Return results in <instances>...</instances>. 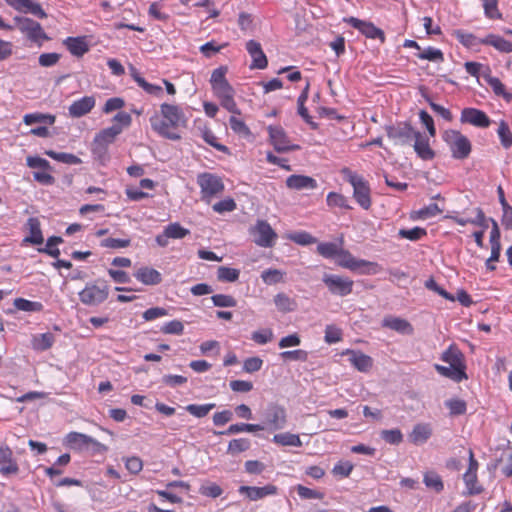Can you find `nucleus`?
Here are the masks:
<instances>
[{
	"label": "nucleus",
	"mask_w": 512,
	"mask_h": 512,
	"mask_svg": "<svg viewBox=\"0 0 512 512\" xmlns=\"http://www.w3.org/2000/svg\"><path fill=\"white\" fill-rule=\"evenodd\" d=\"M385 131L388 138L391 139L395 145L400 146L410 145L418 132L408 122H398L394 125H387Z\"/></svg>",
	"instance_id": "423d86ee"
},
{
	"label": "nucleus",
	"mask_w": 512,
	"mask_h": 512,
	"mask_svg": "<svg viewBox=\"0 0 512 512\" xmlns=\"http://www.w3.org/2000/svg\"><path fill=\"white\" fill-rule=\"evenodd\" d=\"M452 415H462L466 412V402L460 399H450L445 402Z\"/></svg>",
	"instance_id": "680f3d73"
},
{
	"label": "nucleus",
	"mask_w": 512,
	"mask_h": 512,
	"mask_svg": "<svg viewBox=\"0 0 512 512\" xmlns=\"http://www.w3.org/2000/svg\"><path fill=\"white\" fill-rule=\"evenodd\" d=\"M211 300L216 307H235L237 305L236 299L226 294H215Z\"/></svg>",
	"instance_id": "3c124183"
},
{
	"label": "nucleus",
	"mask_w": 512,
	"mask_h": 512,
	"mask_svg": "<svg viewBox=\"0 0 512 512\" xmlns=\"http://www.w3.org/2000/svg\"><path fill=\"white\" fill-rule=\"evenodd\" d=\"M45 154L47 156H49L50 158L57 160L59 162L65 163V164L77 165L82 162L79 157H77L74 154H70V153L56 152L53 150H49V151H46Z\"/></svg>",
	"instance_id": "4c0bfd02"
},
{
	"label": "nucleus",
	"mask_w": 512,
	"mask_h": 512,
	"mask_svg": "<svg viewBox=\"0 0 512 512\" xmlns=\"http://www.w3.org/2000/svg\"><path fill=\"white\" fill-rule=\"evenodd\" d=\"M278 488L275 485L268 484L264 487L240 486L239 493L245 494L251 501H257L269 495H275Z\"/></svg>",
	"instance_id": "a211bd4d"
},
{
	"label": "nucleus",
	"mask_w": 512,
	"mask_h": 512,
	"mask_svg": "<svg viewBox=\"0 0 512 512\" xmlns=\"http://www.w3.org/2000/svg\"><path fill=\"white\" fill-rule=\"evenodd\" d=\"M342 174L353 187V197L356 202L365 210L371 207L370 187L368 182L349 168H343Z\"/></svg>",
	"instance_id": "f03ea898"
},
{
	"label": "nucleus",
	"mask_w": 512,
	"mask_h": 512,
	"mask_svg": "<svg viewBox=\"0 0 512 512\" xmlns=\"http://www.w3.org/2000/svg\"><path fill=\"white\" fill-rule=\"evenodd\" d=\"M273 442L282 446H294L301 447L302 441L297 434H292L289 432L275 434L273 436Z\"/></svg>",
	"instance_id": "473e14b6"
},
{
	"label": "nucleus",
	"mask_w": 512,
	"mask_h": 512,
	"mask_svg": "<svg viewBox=\"0 0 512 512\" xmlns=\"http://www.w3.org/2000/svg\"><path fill=\"white\" fill-rule=\"evenodd\" d=\"M417 57L429 61L442 62L444 60L442 51L433 47H428L424 51L418 53Z\"/></svg>",
	"instance_id": "864d4df0"
},
{
	"label": "nucleus",
	"mask_w": 512,
	"mask_h": 512,
	"mask_svg": "<svg viewBox=\"0 0 512 512\" xmlns=\"http://www.w3.org/2000/svg\"><path fill=\"white\" fill-rule=\"evenodd\" d=\"M122 132V127L119 125H113L106 129L101 130L94 138L95 143L103 144L108 146L113 143L116 137Z\"/></svg>",
	"instance_id": "7c9ffc66"
},
{
	"label": "nucleus",
	"mask_w": 512,
	"mask_h": 512,
	"mask_svg": "<svg viewBox=\"0 0 512 512\" xmlns=\"http://www.w3.org/2000/svg\"><path fill=\"white\" fill-rule=\"evenodd\" d=\"M246 50L252 58L250 69H265L267 67L268 60L259 42L249 40L246 43Z\"/></svg>",
	"instance_id": "f3484780"
},
{
	"label": "nucleus",
	"mask_w": 512,
	"mask_h": 512,
	"mask_svg": "<svg viewBox=\"0 0 512 512\" xmlns=\"http://www.w3.org/2000/svg\"><path fill=\"white\" fill-rule=\"evenodd\" d=\"M239 275L240 271L235 268L220 266L217 270V278L223 282H235Z\"/></svg>",
	"instance_id": "a18cd8bd"
},
{
	"label": "nucleus",
	"mask_w": 512,
	"mask_h": 512,
	"mask_svg": "<svg viewBox=\"0 0 512 512\" xmlns=\"http://www.w3.org/2000/svg\"><path fill=\"white\" fill-rule=\"evenodd\" d=\"M481 44L492 46L501 53L512 52V42L496 34H488L481 39Z\"/></svg>",
	"instance_id": "393cba45"
},
{
	"label": "nucleus",
	"mask_w": 512,
	"mask_h": 512,
	"mask_svg": "<svg viewBox=\"0 0 512 512\" xmlns=\"http://www.w3.org/2000/svg\"><path fill=\"white\" fill-rule=\"evenodd\" d=\"M441 359L449 363V365L460 374V377H467L465 373L464 355L455 345H451L444 351Z\"/></svg>",
	"instance_id": "4468645a"
},
{
	"label": "nucleus",
	"mask_w": 512,
	"mask_h": 512,
	"mask_svg": "<svg viewBox=\"0 0 512 512\" xmlns=\"http://www.w3.org/2000/svg\"><path fill=\"white\" fill-rule=\"evenodd\" d=\"M463 480L465 482L466 488L468 490V495H477L483 491L482 486H478L477 484V473L466 472L463 476Z\"/></svg>",
	"instance_id": "37998d69"
},
{
	"label": "nucleus",
	"mask_w": 512,
	"mask_h": 512,
	"mask_svg": "<svg viewBox=\"0 0 512 512\" xmlns=\"http://www.w3.org/2000/svg\"><path fill=\"white\" fill-rule=\"evenodd\" d=\"M202 137L206 143L217 149L218 151L228 153L229 149L223 144H220L217 142V137L214 135V133L209 130L205 129L202 133Z\"/></svg>",
	"instance_id": "4d7b16f0"
},
{
	"label": "nucleus",
	"mask_w": 512,
	"mask_h": 512,
	"mask_svg": "<svg viewBox=\"0 0 512 512\" xmlns=\"http://www.w3.org/2000/svg\"><path fill=\"white\" fill-rule=\"evenodd\" d=\"M267 129L271 144L277 152L283 153L300 149L299 145L290 144V141L281 126H269Z\"/></svg>",
	"instance_id": "f8f14e48"
},
{
	"label": "nucleus",
	"mask_w": 512,
	"mask_h": 512,
	"mask_svg": "<svg viewBox=\"0 0 512 512\" xmlns=\"http://www.w3.org/2000/svg\"><path fill=\"white\" fill-rule=\"evenodd\" d=\"M109 296V287L104 280L87 283L79 292L80 301L87 306H98Z\"/></svg>",
	"instance_id": "7ed1b4c3"
},
{
	"label": "nucleus",
	"mask_w": 512,
	"mask_h": 512,
	"mask_svg": "<svg viewBox=\"0 0 512 512\" xmlns=\"http://www.w3.org/2000/svg\"><path fill=\"white\" fill-rule=\"evenodd\" d=\"M383 327L397 331L402 334H411L413 332L412 325L405 319L399 317H385L382 322Z\"/></svg>",
	"instance_id": "bb28decb"
},
{
	"label": "nucleus",
	"mask_w": 512,
	"mask_h": 512,
	"mask_svg": "<svg viewBox=\"0 0 512 512\" xmlns=\"http://www.w3.org/2000/svg\"><path fill=\"white\" fill-rule=\"evenodd\" d=\"M350 357L349 361L351 364L361 372H367L372 367V358L362 352L348 350L346 352Z\"/></svg>",
	"instance_id": "a878e982"
},
{
	"label": "nucleus",
	"mask_w": 512,
	"mask_h": 512,
	"mask_svg": "<svg viewBox=\"0 0 512 512\" xmlns=\"http://www.w3.org/2000/svg\"><path fill=\"white\" fill-rule=\"evenodd\" d=\"M286 185L294 190H312L317 187V182L314 178L306 175H290L286 179Z\"/></svg>",
	"instance_id": "aec40b11"
},
{
	"label": "nucleus",
	"mask_w": 512,
	"mask_h": 512,
	"mask_svg": "<svg viewBox=\"0 0 512 512\" xmlns=\"http://www.w3.org/2000/svg\"><path fill=\"white\" fill-rule=\"evenodd\" d=\"M63 44L69 50V52L76 57H82L89 51V45L85 40V37H67Z\"/></svg>",
	"instance_id": "5701e85b"
},
{
	"label": "nucleus",
	"mask_w": 512,
	"mask_h": 512,
	"mask_svg": "<svg viewBox=\"0 0 512 512\" xmlns=\"http://www.w3.org/2000/svg\"><path fill=\"white\" fill-rule=\"evenodd\" d=\"M264 426L260 424H247V423H237L232 424L225 431L214 432L217 435H232L240 432H256L264 430Z\"/></svg>",
	"instance_id": "2f4dec72"
},
{
	"label": "nucleus",
	"mask_w": 512,
	"mask_h": 512,
	"mask_svg": "<svg viewBox=\"0 0 512 512\" xmlns=\"http://www.w3.org/2000/svg\"><path fill=\"white\" fill-rule=\"evenodd\" d=\"M199 492L203 496L217 498L223 493V490L216 483H208L206 485H202L199 489Z\"/></svg>",
	"instance_id": "bf43d9fd"
},
{
	"label": "nucleus",
	"mask_w": 512,
	"mask_h": 512,
	"mask_svg": "<svg viewBox=\"0 0 512 512\" xmlns=\"http://www.w3.org/2000/svg\"><path fill=\"white\" fill-rule=\"evenodd\" d=\"M130 239H117V238H106L103 239L100 243L101 247L104 248H110V249H120V248H126L130 246Z\"/></svg>",
	"instance_id": "5fc2aeb1"
},
{
	"label": "nucleus",
	"mask_w": 512,
	"mask_h": 512,
	"mask_svg": "<svg viewBox=\"0 0 512 512\" xmlns=\"http://www.w3.org/2000/svg\"><path fill=\"white\" fill-rule=\"evenodd\" d=\"M197 184L201 189L202 200L210 202L214 196L221 194L224 190L222 179L216 174L204 172L197 176Z\"/></svg>",
	"instance_id": "39448f33"
},
{
	"label": "nucleus",
	"mask_w": 512,
	"mask_h": 512,
	"mask_svg": "<svg viewBox=\"0 0 512 512\" xmlns=\"http://www.w3.org/2000/svg\"><path fill=\"white\" fill-rule=\"evenodd\" d=\"M212 208L215 212L222 214L224 212L234 211L236 209V203H235L234 199L226 198L224 200H221V201L215 203L212 206Z\"/></svg>",
	"instance_id": "338daca9"
},
{
	"label": "nucleus",
	"mask_w": 512,
	"mask_h": 512,
	"mask_svg": "<svg viewBox=\"0 0 512 512\" xmlns=\"http://www.w3.org/2000/svg\"><path fill=\"white\" fill-rule=\"evenodd\" d=\"M251 234L254 236V242L264 248L273 247L277 239L276 232L265 220H257L254 227L251 228Z\"/></svg>",
	"instance_id": "0eeeda50"
},
{
	"label": "nucleus",
	"mask_w": 512,
	"mask_h": 512,
	"mask_svg": "<svg viewBox=\"0 0 512 512\" xmlns=\"http://www.w3.org/2000/svg\"><path fill=\"white\" fill-rule=\"evenodd\" d=\"M230 128L237 134L242 136H249L250 135V129L247 127V125L240 119L236 118L235 116H231L229 119Z\"/></svg>",
	"instance_id": "052dcab7"
},
{
	"label": "nucleus",
	"mask_w": 512,
	"mask_h": 512,
	"mask_svg": "<svg viewBox=\"0 0 512 512\" xmlns=\"http://www.w3.org/2000/svg\"><path fill=\"white\" fill-rule=\"evenodd\" d=\"M184 330V325L179 320H172L166 323L161 328V332L164 334L181 335Z\"/></svg>",
	"instance_id": "0e129e2a"
},
{
	"label": "nucleus",
	"mask_w": 512,
	"mask_h": 512,
	"mask_svg": "<svg viewBox=\"0 0 512 512\" xmlns=\"http://www.w3.org/2000/svg\"><path fill=\"white\" fill-rule=\"evenodd\" d=\"M327 203L329 206H337V207H342V208H346V209H350L351 207L348 205V200L345 196L341 195V194H338V193H335V192H330L327 196Z\"/></svg>",
	"instance_id": "69168bd1"
},
{
	"label": "nucleus",
	"mask_w": 512,
	"mask_h": 512,
	"mask_svg": "<svg viewBox=\"0 0 512 512\" xmlns=\"http://www.w3.org/2000/svg\"><path fill=\"white\" fill-rule=\"evenodd\" d=\"M63 239L59 236H51L47 239L46 247L39 248L38 251L40 253L48 254L53 258H58L60 255V250L55 246L62 243Z\"/></svg>",
	"instance_id": "a19ab883"
},
{
	"label": "nucleus",
	"mask_w": 512,
	"mask_h": 512,
	"mask_svg": "<svg viewBox=\"0 0 512 512\" xmlns=\"http://www.w3.org/2000/svg\"><path fill=\"white\" fill-rule=\"evenodd\" d=\"M413 140V148L419 158L422 160H432L435 157V152L429 145V139L421 132L418 131Z\"/></svg>",
	"instance_id": "6ab92c4d"
},
{
	"label": "nucleus",
	"mask_w": 512,
	"mask_h": 512,
	"mask_svg": "<svg viewBox=\"0 0 512 512\" xmlns=\"http://www.w3.org/2000/svg\"><path fill=\"white\" fill-rule=\"evenodd\" d=\"M265 423L271 430H281L286 426L287 413L284 407L271 403L264 413Z\"/></svg>",
	"instance_id": "9b49d317"
},
{
	"label": "nucleus",
	"mask_w": 512,
	"mask_h": 512,
	"mask_svg": "<svg viewBox=\"0 0 512 512\" xmlns=\"http://www.w3.org/2000/svg\"><path fill=\"white\" fill-rule=\"evenodd\" d=\"M322 281L332 294L342 297L352 292L354 284L353 280L350 278L334 274H325Z\"/></svg>",
	"instance_id": "9d476101"
},
{
	"label": "nucleus",
	"mask_w": 512,
	"mask_h": 512,
	"mask_svg": "<svg viewBox=\"0 0 512 512\" xmlns=\"http://www.w3.org/2000/svg\"><path fill=\"white\" fill-rule=\"evenodd\" d=\"M273 301L277 310L281 313L293 312L298 307L297 301L283 292L276 294Z\"/></svg>",
	"instance_id": "c85d7f7f"
},
{
	"label": "nucleus",
	"mask_w": 512,
	"mask_h": 512,
	"mask_svg": "<svg viewBox=\"0 0 512 512\" xmlns=\"http://www.w3.org/2000/svg\"><path fill=\"white\" fill-rule=\"evenodd\" d=\"M289 239L299 245H309L315 243L317 240L310 233L307 232H297L291 234Z\"/></svg>",
	"instance_id": "774afa93"
},
{
	"label": "nucleus",
	"mask_w": 512,
	"mask_h": 512,
	"mask_svg": "<svg viewBox=\"0 0 512 512\" xmlns=\"http://www.w3.org/2000/svg\"><path fill=\"white\" fill-rule=\"evenodd\" d=\"M13 20L16 24V27L22 33L26 34L29 40L33 42H38L40 40L49 39L40 23L34 21L33 19L22 16H15Z\"/></svg>",
	"instance_id": "6e6552de"
},
{
	"label": "nucleus",
	"mask_w": 512,
	"mask_h": 512,
	"mask_svg": "<svg viewBox=\"0 0 512 512\" xmlns=\"http://www.w3.org/2000/svg\"><path fill=\"white\" fill-rule=\"evenodd\" d=\"M13 305L17 310L25 312H41L43 310V304L41 302L30 301L24 298L14 299Z\"/></svg>",
	"instance_id": "f704fd0d"
},
{
	"label": "nucleus",
	"mask_w": 512,
	"mask_h": 512,
	"mask_svg": "<svg viewBox=\"0 0 512 512\" xmlns=\"http://www.w3.org/2000/svg\"><path fill=\"white\" fill-rule=\"evenodd\" d=\"M27 226L30 232V235L27 236L24 241L29 242L34 245H40L43 243V235L41 231L40 221L38 218L31 217L27 221Z\"/></svg>",
	"instance_id": "c756f323"
},
{
	"label": "nucleus",
	"mask_w": 512,
	"mask_h": 512,
	"mask_svg": "<svg viewBox=\"0 0 512 512\" xmlns=\"http://www.w3.org/2000/svg\"><path fill=\"white\" fill-rule=\"evenodd\" d=\"M381 438L389 444L397 445L402 442L403 435L399 429L382 430Z\"/></svg>",
	"instance_id": "6e6d98bb"
},
{
	"label": "nucleus",
	"mask_w": 512,
	"mask_h": 512,
	"mask_svg": "<svg viewBox=\"0 0 512 512\" xmlns=\"http://www.w3.org/2000/svg\"><path fill=\"white\" fill-rule=\"evenodd\" d=\"M484 79L486 80L488 85L492 88L493 92L497 96H502L507 101H511L512 100V94L507 93L505 91V86L503 85V83L497 77H493V76L487 74V75H484Z\"/></svg>",
	"instance_id": "c9c22d12"
},
{
	"label": "nucleus",
	"mask_w": 512,
	"mask_h": 512,
	"mask_svg": "<svg viewBox=\"0 0 512 512\" xmlns=\"http://www.w3.org/2000/svg\"><path fill=\"white\" fill-rule=\"evenodd\" d=\"M460 121L480 128H486L491 124L489 117L476 108H464L461 112Z\"/></svg>",
	"instance_id": "2eb2a0df"
},
{
	"label": "nucleus",
	"mask_w": 512,
	"mask_h": 512,
	"mask_svg": "<svg viewBox=\"0 0 512 512\" xmlns=\"http://www.w3.org/2000/svg\"><path fill=\"white\" fill-rule=\"evenodd\" d=\"M262 280L268 284H276L283 281V272L278 269H267L261 274Z\"/></svg>",
	"instance_id": "603ef678"
},
{
	"label": "nucleus",
	"mask_w": 512,
	"mask_h": 512,
	"mask_svg": "<svg viewBox=\"0 0 512 512\" xmlns=\"http://www.w3.org/2000/svg\"><path fill=\"white\" fill-rule=\"evenodd\" d=\"M443 140L449 146L452 156L455 159H466L471 153L469 139L457 130H446L443 133Z\"/></svg>",
	"instance_id": "20e7f679"
},
{
	"label": "nucleus",
	"mask_w": 512,
	"mask_h": 512,
	"mask_svg": "<svg viewBox=\"0 0 512 512\" xmlns=\"http://www.w3.org/2000/svg\"><path fill=\"white\" fill-rule=\"evenodd\" d=\"M0 472L4 475L16 474L18 465L12 459V450L8 446H0Z\"/></svg>",
	"instance_id": "412c9836"
},
{
	"label": "nucleus",
	"mask_w": 512,
	"mask_h": 512,
	"mask_svg": "<svg viewBox=\"0 0 512 512\" xmlns=\"http://www.w3.org/2000/svg\"><path fill=\"white\" fill-rule=\"evenodd\" d=\"M134 276L137 280L145 285H157L161 283L162 276L159 271L150 267H141L135 273Z\"/></svg>",
	"instance_id": "b1692460"
},
{
	"label": "nucleus",
	"mask_w": 512,
	"mask_h": 512,
	"mask_svg": "<svg viewBox=\"0 0 512 512\" xmlns=\"http://www.w3.org/2000/svg\"><path fill=\"white\" fill-rule=\"evenodd\" d=\"M54 335L50 332L39 334L33 337L32 346L37 351H45L52 347L54 343Z\"/></svg>",
	"instance_id": "72a5a7b5"
},
{
	"label": "nucleus",
	"mask_w": 512,
	"mask_h": 512,
	"mask_svg": "<svg viewBox=\"0 0 512 512\" xmlns=\"http://www.w3.org/2000/svg\"><path fill=\"white\" fill-rule=\"evenodd\" d=\"M56 120V117L51 114H43V113H31L26 114L23 117V122L26 125H32L35 123H47V124H54Z\"/></svg>",
	"instance_id": "e433bc0d"
},
{
	"label": "nucleus",
	"mask_w": 512,
	"mask_h": 512,
	"mask_svg": "<svg viewBox=\"0 0 512 512\" xmlns=\"http://www.w3.org/2000/svg\"><path fill=\"white\" fill-rule=\"evenodd\" d=\"M340 246L334 242H324L317 246V252L324 258L336 259Z\"/></svg>",
	"instance_id": "ea45409f"
},
{
	"label": "nucleus",
	"mask_w": 512,
	"mask_h": 512,
	"mask_svg": "<svg viewBox=\"0 0 512 512\" xmlns=\"http://www.w3.org/2000/svg\"><path fill=\"white\" fill-rule=\"evenodd\" d=\"M95 106V99L90 96H85L75 102L69 107V114L72 117H81L89 113Z\"/></svg>",
	"instance_id": "4be33fe9"
},
{
	"label": "nucleus",
	"mask_w": 512,
	"mask_h": 512,
	"mask_svg": "<svg viewBox=\"0 0 512 512\" xmlns=\"http://www.w3.org/2000/svg\"><path fill=\"white\" fill-rule=\"evenodd\" d=\"M335 260L339 266L350 269L352 271H358L365 267H377V264L374 262L354 258L349 251L344 250L341 247Z\"/></svg>",
	"instance_id": "ddd939ff"
},
{
	"label": "nucleus",
	"mask_w": 512,
	"mask_h": 512,
	"mask_svg": "<svg viewBox=\"0 0 512 512\" xmlns=\"http://www.w3.org/2000/svg\"><path fill=\"white\" fill-rule=\"evenodd\" d=\"M214 403H208L203 405L189 404L185 407L186 411L197 418H204L209 414L211 410L215 408Z\"/></svg>",
	"instance_id": "79ce46f5"
},
{
	"label": "nucleus",
	"mask_w": 512,
	"mask_h": 512,
	"mask_svg": "<svg viewBox=\"0 0 512 512\" xmlns=\"http://www.w3.org/2000/svg\"><path fill=\"white\" fill-rule=\"evenodd\" d=\"M432 435L430 424L419 423L413 427L409 439L413 444L419 445L425 443Z\"/></svg>",
	"instance_id": "cd10ccee"
},
{
	"label": "nucleus",
	"mask_w": 512,
	"mask_h": 512,
	"mask_svg": "<svg viewBox=\"0 0 512 512\" xmlns=\"http://www.w3.org/2000/svg\"><path fill=\"white\" fill-rule=\"evenodd\" d=\"M160 113L162 118L159 116L150 118L152 129L166 139L180 140L181 135L175 130L186 126L187 119L183 110L177 105L163 103L160 106Z\"/></svg>",
	"instance_id": "f257e3e1"
},
{
	"label": "nucleus",
	"mask_w": 512,
	"mask_h": 512,
	"mask_svg": "<svg viewBox=\"0 0 512 512\" xmlns=\"http://www.w3.org/2000/svg\"><path fill=\"white\" fill-rule=\"evenodd\" d=\"M22 12L31 13L40 19L47 18V13L42 9L41 5L33 2L32 0H28V2H26Z\"/></svg>",
	"instance_id": "e2e57ef3"
},
{
	"label": "nucleus",
	"mask_w": 512,
	"mask_h": 512,
	"mask_svg": "<svg viewBox=\"0 0 512 512\" xmlns=\"http://www.w3.org/2000/svg\"><path fill=\"white\" fill-rule=\"evenodd\" d=\"M423 482L428 488L433 489L438 493L444 489L443 481L440 475L435 471L426 472L424 474Z\"/></svg>",
	"instance_id": "58836bf2"
},
{
	"label": "nucleus",
	"mask_w": 512,
	"mask_h": 512,
	"mask_svg": "<svg viewBox=\"0 0 512 512\" xmlns=\"http://www.w3.org/2000/svg\"><path fill=\"white\" fill-rule=\"evenodd\" d=\"M454 35L456 36L457 40L467 48H472L478 44H481V39L477 38L471 33H466L462 30H456L454 31Z\"/></svg>",
	"instance_id": "49530a36"
},
{
	"label": "nucleus",
	"mask_w": 512,
	"mask_h": 512,
	"mask_svg": "<svg viewBox=\"0 0 512 512\" xmlns=\"http://www.w3.org/2000/svg\"><path fill=\"white\" fill-rule=\"evenodd\" d=\"M250 448V440L247 438L233 439L229 442L227 453L235 455Z\"/></svg>",
	"instance_id": "de8ad7c7"
},
{
	"label": "nucleus",
	"mask_w": 512,
	"mask_h": 512,
	"mask_svg": "<svg viewBox=\"0 0 512 512\" xmlns=\"http://www.w3.org/2000/svg\"><path fill=\"white\" fill-rule=\"evenodd\" d=\"M424 285L428 290L436 292L443 298L449 301H455V297L452 294L448 293L445 289L440 287L432 277L426 280Z\"/></svg>",
	"instance_id": "13d9d810"
},
{
	"label": "nucleus",
	"mask_w": 512,
	"mask_h": 512,
	"mask_svg": "<svg viewBox=\"0 0 512 512\" xmlns=\"http://www.w3.org/2000/svg\"><path fill=\"white\" fill-rule=\"evenodd\" d=\"M427 234L426 230L421 227H414L412 229H400L398 235L411 241H417Z\"/></svg>",
	"instance_id": "8fccbe9b"
},
{
	"label": "nucleus",
	"mask_w": 512,
	"mask_h": 512,
	"mask_svg": "<svg viewBox=\"0 0 512 512\" xmlns=\"http://www.w3.org/2000/svg\"><path fill=\"white\" fill-rule=\"evenodd\" d=\"M65 440L67 445H69L72 449L79 451L86 449L88 445H92L93 451L96 453H103L108 450L106 445L98 442L86 434L79 432H70L67 434Z\"/></svg>",
	"instance_id": "1a4fd4ad"
},
{
	"label": "nucleus",
	"mask_w": 512,
	"mask_h": 512,
	"mask_svg": "<svg viewBox=\"0 0 512 512\" xmlns=\"http://www.w3.org/2000/svg\"><path fill=\"white\" fill-rule=\"evenodd\" d=\"M166 236L171 239H182L190 234V231L182 227L179 223H171L165 227Z\"/></svg>",
	"instance_id": "09e8293b"
},
{
	"label": "nucleus",
	"mask_w": 512,
	"mask_h": 512,
	"mask_svg": "<svg viewBox=\"0 0 512 512\" xmlns=\"http://www.w3.org/2000/svg\"><path fill=\"white\" fill-rule=\"evenodd\" d=\"M345 22L350 24L352 27L358 29L362 34L371 39L379 38L381 42H384L385 36L384 32L375 27L372 23L362 21L355 17H349L344 19Z\"/></svg>",
	"instance_id": "dca6fc26"
},
{
	"label": "nucleus",
	"mask_w": 512,
	"mask_h": 512,
	"mask_svg": "<svg viewBox=\"0 0 512 512\" xmlns=\"http://www.w3.org/2000/svg\"><path fill=\"white\" fill-rule=\"evenodd\" d=\"M497 134L500 138L501 145L505 149H509L512 146V132L505 121L499 123Z\"/></svg>",
	"instance_id": "c03bdc74"
}]
</instances>
